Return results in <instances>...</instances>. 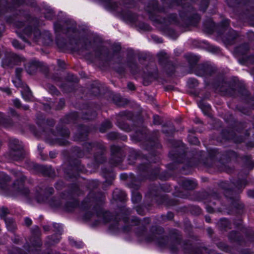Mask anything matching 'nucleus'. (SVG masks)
Returning a JSON list of instances; mask_svg holds the SVG:
<instances>
[{
  "mask_svg": "<svg viewBox=\"0 0 254 254\" xmlns=\"http://www.w3.org/2000/svg\"><path fill=\"white\" fill-rule=\"evenodd\" d=\"M206 221L209 222V219L206 220Z\"/></svg>",
  "mask_w": 254,
  "mask_h": 254,
  "instance_id": "nucleus-15",
  "label": "nucleus"
},
{
  "mask_svg": "<svg viewBox=\"0 0 254 254\" xmlns=\"http://www.w3.org/2000/svg\"><path fill=\"white\" fill-rule=\"evenodd\" d=\"M140 199V196L138 193L135 194L134 196L132 197V200L137 201Z\"/></svg>",
  "mask_w": 254,
  "mask_h": 254,
  "instance_id": "nucleus-5",
  "label": "nucleus"
},
{
  "mask_svg": "<svg viewBox=\"0 0 254 254\" xmlns=\"http://www.w3.org/2000/svg\"><path fill=\"white\" fill-rule=\"evenodd\" d=\"M6 92L7 93V94H10V91L9 89H6Z\"/></svg>",
  "mask_w": 254,
  "mask_h": 254,
  "instance_id": "nucleus-13",
  "label": "nucleus"
},
{
  "mask_svg": "<svg viewBox=\"0 0 254 254\" xmlns=\"http://www.w3.org/2000/svg\"><path fill=\"white\" fill-rule=\"evenodd\" d=\"M206 221L209 222V219L206 220Z\"/></svg>",
  "mask_w": 254,
  "mask_h": 254,
  "instance_id": "nucleus-16",
  "label": "nucleus"
},
{
  "mask_svg": "<svg viewBox=\"0 0 254 254\" xmlns=\"http://www.w3.org/2000/svg\"><path fill=\"white\" fill-rule=\"evenodd\" d=\"M127 87L130 90H133L134 89V86L132 83H128L127 84Z\"/></svg>",
  "mask_w": 254,
  "mask_h": 254,
  "instance_id": "nucleus-8",
  "label": "nucleus"
},
{
  "mask_svg": "<svg viewBox=\"0 0 254 254\" xmlns=\"http://www.w3.org/2000/svg\"><path fill=\"white\" fill-rule=\"evenodd\" d=\"M31 222H32V221L29 218H26L25 219V223L26 224V225L29 226L31 224Z\"/></svg>",
  "mask_w": 254,
  "mask_h": 254,
  "instance_id": "nucleus-7",
  "label": "nucleus"
},
{
  "mask_svg": "<svg viewBox=\"0 0 254 254\" xmlns=\"http://www.w3.org/2000/svg\"><path fill=\"white\" fill-rule=\"evenodd\" d=\"M248 195L251 197H254V190H250L248 192Z\"/></svg>",
  "mask_w": 254,
  "mask_h": 254,
  "instance_id": "nucleus-6",
  "label": "nucleus"
},
{
  "mask_svg": "<svg viewBox=\"0 0 254 254\" xmlns=\"http://www.w3.org/2000/svg\"><path fill=\"white\" fill-rule=\"evenodd\" d=\"M1 210L3 212V213H6L8 211L6 208H2Z\"/></svg>",
  "mask_w": 254,
  "mask_h": 254,
  "instance_id": "nucleus-10",
  "label": "nucleus"
},
{
  "mask_svg": "<svg viewBox=\"0 0 254 254\" xmlns=\"http://www.w3.org/2000/svg\"><path fill=\"white\" fill-rule=\"evenodd\" d=\"M5 180H6V181L9 180V177L8 176H6L5 177Z\"/></svg>",
  "mask_w": 254,
  "mask_h": 254,
  "instance_id": "nucleus-12",
  "label": "nucleus"
},
{
  "mask_svg": "<svg viewBox=\"0 0 254 254\" xmlns=\"http://www.w3.org/2000/svg\"><path fill=\"white\" fill-rule=\"evenodd\" d=\"M206 221L209 222V219L206 220Z\"/></svg>",
  "mask_w": 254,
  "mask_h": 254,
  "instance_id": "nucleus-17",
  "label": "nucleus"
},
{
  "mask_svg": "<svg viewBox=\"0 0 254 254\" xmlns=\"http://www.w3.org/2000/svg\"><path fill=\"white\" fill-rule=\"evenodd\" d=\"M13 46L17 49H22V47L19 45V42L17 40H13L12 41Z\"/></svg>",
  "mask_w": 254,
  "mask_h": 254,
  "instance_id": "nucleus-3",
  "label": "nucleus"
},
{
  "mask_svg": "<svg viewBox=\"0 0 254 254\" xmlns=\"http://www.w3.org/2000/svg\"><path fill=\"white\" fill-rule=\"evenodd\" d=\"M21 94L23 97V98L26 100H28L31 97V93L28 87H26L24 89V90L20 91Z\"/></svg>",
  "mask_w": 254,
  "mask_h": 254,
  "instance_id": "nucleus-1",
  "label": "nucleus"
},
{
  "mask_svg": "<svg viewBox=\"0 0 254 254\" xmlns=\"http://www.w3.org/2000/svg\"><path fill=\"white\" fill-rule=\"evenodd\" d=\"M41 36L40 32L38 30H36L30 34V36L33 38L35 41H38V37Z\"/></svg>",
  "mask_w": 254,
  "mask_h": 254,
  "instance_id": "nucleus-2",
  "label": "nucleus"
},
{
  "mask_svg": "<svg viewBox=\"0 0 254 254\" xmlns=\"http://www.w3.org/2000/svg\"><path fill=\"white\" fill-rule=\"evenodd\" d=\"M13 83L16 87H19L21 84V81L19 79H16V81H13Z\"/></svg>",
  "mask_w": 254,
  "mask_h": 254,
  "instance_id": "nucleus-4",
  "label": "nucleus"
},
{
  "mask_svg": "<svg viewBox=\"0 0 254 254\" xmlns=\"http://www.w3.org/2000/svg\"><path fill=\"white\" fill-rule=\"evenodd\" d=\"M13 103L14 105L16 107H19L20 105V102L18 100L15 99L13 101Z\"/></svg>",
  "mask_w": 254,
  "mask_h": 254,
  "instance_id": "nucleus-9",
  "label": "nucleus"
},
{
  "mask_svg": "<svg viewBox=\"0 0 254 254\" xmlns=\"http://www.w3.org/2000/svg\"><path fill=\"white\" fill-rule=\"evenodd\" d=\"M171 251L173 252V253H174L175 252L173 251V249H171Z\"/></svg>",
  "mask_w": 254,
  "mask_h": 254,
  "instance_id": "nucleus-14",
  "label": "nucleus"
},
{
  "mask_svg": "<svg viewBox=\"0 0 254 254\" xmlns=\"http://www.w3.org/2000/svg\"><path fill=\"white\" fill-rule=\"evenodd\" d=\"M192 139H193V140H194V142H193L194 143H195H195H197V142H198V139H197V138H196V137H193V138H192Z\"/></svg>",
  "mask_w": 254,
  "mask_h": 254,
  "instance_id": "nucleus-11",
  "label": "nucleus"
}]
</instances>
